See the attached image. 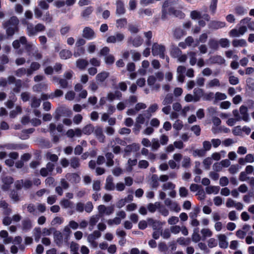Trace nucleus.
Wrapping results in <instances>:
<instances>
[{
  "label": "nucleus",
  "mask_w": 254,
  "mask_h": 254,
  "mask_svg": "<svg viewBox=\"0 0 254 254\" xmlns=\"http://www.w3.org/2000/svg\"><path fill=\"white\" fill-rule=\"evenodd\" d=\"M184 3L181 0H167L164 2L162 8L161 18L165 20L167 18L168 11L175 8L183 9Z\"/></svg>",
  "instance_id": "obj_1"
},
{
  "label": "nucleus",
  "mask_w": 254,
  "mask_h": 254,
  "mask_svg": "<svg viewBox=\"0 0 254 254\" xmlns=\"http://www.w3.org/2000/svg\"><path fill=\"white\" fill-rule=\"evenodd\" d=\"M19 23L18 18L15 16L11 17L9 20L3 24V26L6 28L7 34L9 35H12L15 31L17 30V25Z\"/></svg>",
  "instance_id": "obj_2"
},
{
  "label": "nucleus",
  "mask_w": 254,
  "mask_h": 254,
  "mask_svg": "<svg viewBox=\"0 0 254 254\" xmlns=\"http://www.w3.org/2000/svg\"><path fill=\"white\" fill-rule=\"evenodd\" d=\"M45 30V26L41 23H38L35 26L32 24L28 23L27 26V34L29 36H33L37 35L38 32L44 31Z\"/></svg>",
  "instance_id": "obj_3"
},
{
  "label": "nucleus",
  "mask_w": 254,
  "mask_h": 254,
  "mask_svg": "<svg viewBox=\"0 0 254 254\" xmlns=\"http://www.w3.org/2000/svg\"><path fill=\"white\" fill-rule=\"evenodd\" d=\"M125 35L121 32H117L114 35L109 36L106 39L108 43L114 44L115 43H121L124 40Z\"/></svg>",
  "instance_id": "obj_4"
},
{
  "label": "nucleus",
  "mask_w": 254,
  "mask_h": 254,
  "mask_svg": "<svg viewBox=\"0 0 254 254\" xmlns=\"http://www.w3.org/2000/svg\"><path fill=\"white\" fill-rule=\"evenodd\" d=\"M165 48L164 46L154 43L152 45V53L154 56H159L160 58H163L164 57V52Z\"/></svg>",
  "instance_id": "obj_5"
},
{
  "label": "nucleus",
  "mask_w": 254,
  "mask_h": 254,
  "mask_svg": "<svg viewBox=\"0 0 254 254\" xmlns=\"http://www.w3.org/2000/svg\"><path fill=\"white\" fill-rule=\"evenodd\" d=\"M99 215L103 216L104 215H110L114 212V207L113 206H106L104 205H100L97 208Z\"/></svg>",
  "instance_id": "obj_6"
},
{
  "label": "nucleus",
  "mask_w": 254,
  "mask_h": 254,
  "mask_svg": "<svg viewBox=\"0 0 254 254\" xmlns=\"http://www.w3.org/2000/svg\"><path fill=\"white\" fill-rule=\"evenodd\" d=\"M218 240V245L221 249H226L229 246L227 237L225 234H220L217 235Z\"/></svg>",
  "instance_id": "obj_7"
},
{
  "label": "nucleus",
  "mask_w": 254,
  "mask_h": 254,
  "mask_svg": "<svg viewBox=\"0 0 254 254\" xmlns=\"http://www.w3.org/2000/svg\"><path fill=\"white\" fill-rule=\"evenodd\" d=\"M82 36L83 37L88 40L93 39L96 37L94 30L88 27L84 28Z\"/></svg>",
  "instance_id": "obj_8"
},
{
  "label": "nucleus",
  "mask_w": 254,
  "mask_h": 254,
  "mask_svg": "<svg viewBox=\"0 0 254 254\" xmlns=\"http://www.w3.org/2000/svg\"><path fill=\"white\" fill-rule=\"evenodd\" d=\"M240 112L241 115V120H244L245 122H249L250 121V118L249 114H248V109L245 106H241L240 108Z\"/></svg>",
  "instance_id": "obj_9"
},
{
  "label": "nucleus",
  "mask_w": 254,
  "mask_h": 254,
  "mask_svg": "<svg viewBox=\"0 0 254 254\" xmlns=\"http://www.w3.org/2000/svg\"><path fill=\"white\" fill-rule=\"evenodd\" d=\"M94 134L99 141L101 142H103L105 139V136L103 133L102 128L97 127L94 129Z\"/></svg>",
  "instance_id": "obj_10"
},
{
  "label": "nucleus",
  "mask_w": 254,
  "mask_h": 254,
  "mask_svg": "<svg viewBox=\"0 0 254 254\" xmlns=\"http://www.w3.org/2000/svg\"><path fill=\"white\" fill-rule=\"evenodd\" d=\"M226 26V23L222 21H211L209 24V27L210 28L214 29H218Z\"/></svg>",
  "instance_id": "obj_11"
},
{
  "label": "nucleus",
  "mask_w": 254,
  "mask_h": 254,
  "mask_svg": "<svg viewBox=\"0 0 254 254\" xmlns=\"http://www.w3.org/2000/svg\"><path fill=\"white\" fill-rule=\"evenodd\" d=\"M221 83L219 80L217 78H213L209 80L206 84V87L208 89H210L215 87H220Z\"/></svg>",
  "instance_id": "obj_12"
},
{
  "label": "nucleus",
  "mask_w": 254,
  "mask_h": 254,
  "mask_svg": "<svg viewBox=\"0 0 254 254\" xmlns=\"http://www.w3.org/2000/svg\"><path fill=\"white\" fill-rule=\"evenodd\" d=\"M54 239L55 242L58 245H61L63 241V235L61 232L56 231L54 233Z\"/></svg>",
  "instance_id": "obj_13"
},
{
  "label": "nucleus",
  "mask_w": 254,
  "mask_h": 254,
  "mask_svg": "<svg viewBox=\"0 0 254 254\" xmlns=\"http://www.w3.org/2000/svg\"><path fill=\"white\" fill-rule=\"evenodd\" d=\"M210 60L212 64H225L226 62L224 58L218 55L211 57Z\"/></svg>",
  "instance_id": "obj_14"
},
{
  "label": "nucleus",
  "mask_w": 254,
  "mask_h": 254,
  "mask_svg": "<svg viewBox=\"0 0 254 254\" xmlns=\"http://www.w3.org/2000/svg\"><path fill=\"white\" fill-rule=\"evenodd\" d=\"M220 190L219 186H209L205 188V191L207 194H214L218 193Z\"/></svg>",
  "instance_id": "obj_15"
},
{
  "label": "nucleus",
  "mask_w": 254,
  "mask_h": 254,
  "mask_svg": "<svg viewBox=\"0 0 254 254\" xmlns=\"http://www.w3.org/2000/svg\"><path fill=\"white\" fill-rule=\"evenodd\" d=\"M148 222L149 225H151L152 228L154 230H161L163 225V224L161 222L159 221H154L152 219H148Z\"/></svg>",
  "instance_id": "obj_16"
},
{
  "label": "nucleus",
  "mask_w": 254,
  "mask_h": 254,
  "mask_svg": "<svg viewBox=\"0 0 254 254\" xmlns=\"http://www.w3.org/2000/svg\"><path fill=\"white\" fill-rule=\"evenodd\" d=\"M109 75V73L108 72L103 71L97 74L96 76V79L99 82H102L106 80Z\"/></svg>",
  "instance_id": "obj_17"
},
{
  "label": "nucleus",
  "mask_w": 254,
  "mask_h": 254,
  "mask_svg": "<svg viewBox=\"0 0 254 254\" xmlns=\"http://www.w3.org/2000/svg\"><path fill=\"white\" fill-rule=\"evenodd\" d=\"M32 182L29 180H25L23 182L22 180L20 181H18L16 183V187L18 189H19L21 187V185L25 189L29 188L32 186Z\"/></svg>",
  "instance_id": "obj_18"
},
{
  "label": "nucleus",
  "mask_w": 254,
  "mask_h": 254,
  "mask_svg": "<svg viewBox=\"0 0 254 254\" xmlns=\"http://www.w3.org/2000/svg\"><path fill=\"white\" fill-rule=\"evenodd\" d=\"M105 188L109 190H115V186L113 183V178L108 177L106 181Z\"/></svg>",
  "instance_id": "obj_19"
},
{
  "label": "nucleus",
  "mask_w": 254,
  "mask_h": 254,
  "mask_svg": "<svg viewBox=\"0 0 254 254\" xmlns=\"http://www.w3.org/2000/svg\"><path fill=\"white\" fill-rule=\"evenodd\" d=\"M76 66L80 69H84L88 64V62L85 59H78L77 60Z\"/></svg>",
  "instance_id": "obj_20"
},
{
  "label": "nucleus",
  "mask_w": 254,
  "mask_h": 254,
  "mask_svg": "<svg viewBox=\"0 0 254 254\" xmlns=\"http://www.w3.org/2000/svg\"><path fill=\"white\" fill-rule=\"evenodd\" d=\"M61 205L64 208H72L73 207V203L66 199H63L60 201Z\"/></svg>",
  "instance_id": "obj_21"
},
{
  "label": "nucleus",
  "mask_w": 254,
  "mask_h": 254,
  "mask_svg": "<svg viewBox=\"0 0 254 254\" xmlns=\"http://www.w3.org/2000/svg\"><path fill=\"white\" fill-rule=\"evenodd\" d=\"M193 94L195 101H199L201 97H203L204 93L202 89L196 88L193 90Z\"/></svg>",
  "instance_id": "obj_22"
},
{
  "label": "nucleus",
  "mask_w": 254,
  "mask_h": 254,
  "mask_svg": "<svg viewBox=\"0 0 254 254\" xmlns=\"http://www.w3.org/2000/svg\"><path fill=\"white\" fill-rule=\"evenodd\" d=\"M93 7L88 6L84 8L81 13V16L84 18H87L93 11Z\"/></svg>",
  "instance_id": "obj_23"
},
{
  "label": "nucleus",
  "mask_w": 254,
  "mask_h": 254,
  "mask_svg": "<svg viewBox=\"0 0 254 254\" xmlns=\"http://www.w3.org/2000/svg\"><path fill=\"white\" fill-rule=\"evenodd\" d=\"M117 13L118 14H123L125 12V9L124 3L120 0H118L116 2Z\"/></svg>",
  "instance_id": "obj_24"
},
{
  "label": "nucleus",
  "mask_w": 254,
  "mask_h": 254,
  "mask_svg": "<svg viewBox=\"0 0 254 254\" xmlns=\"http://www.w3.org/2000/svg\"><path fill=\"white\" fill-rule=\"evenodd\" d=\"M2 182L4 185L2 187V189L6 190L8 189L9 185L13 183V179L10 177H6L2 179Z\"/></svg>",
  "instance_id": "obj_25"
},
{
  "label": "nucleus",
  "mask_w": 254,
  "mask_h": 254,
  "mask_svg": "<svg viewBox=\"0 0 254 254\" xmlns=\"http://www.w3.org/2000/svg\"><path fill=\"white\" fill-rule=\"evenodd\" d=\"M101 236V233L98 231H94L93 233L88 235V241H93L100 238Z\"/></svg>",
  "instance_id": "obj_26"
},
{
  "label": "nucleus",
  "mask_w": 254,
  "mask_h": 254,
  "mask_svg": "<svg viewBox=\"0 0 254 254\" xmlns=\"http://www.w3.org/2000/svg\"><path fill=\"white\" fill-rule=\"evenodd\" d=\"M233 46L235 47H245L247 46V44L244 39H236L233 41Z\"/></svg>",
  "instance_id": "obj_27"
},
{
  "label": "nucleus",
  "mask_w": 254,
  "mask_h": 254,
  "mask_svg": "<svg viewBox=\"0 0 254 254\" xmlns=\"http://www.w3.org/2000/svg\"><path fill=\"white\" fill-rule=\"evenodd\" d=\"M173 14L176 17H178L180 18H183L185 16V14L180 9H178V8H175L168 11V14Z\"/></svg>",
  "instance_id": "obj_28"
},
{
  "label": "nucleus",
  "mask_w": 254,
  "mask_h": 254,
  "mask_svg": "<svg viewBox=\"0 0 254 254\" xmlns=\"http://www.w3.org/2000/svg\"><path fill=\"white\" fill-rule=\"evenodd\" d=\"M185 35H186L185 31L181 28H177L174 31V36L177 39H180Z\"/></svg>",
  "instance_id": "obj_29"
},
{
  "label": "nucleus",
  "mask_w": 254,
  "mask_h": 254,
  "mask_svg": "<svg viewBox=\"0 0 254 254\" xmlns=\"http://www.w3.org/2000/svg\"><path fill=\"white\" fill-rule=\"evenodd\" d=\"M107 162L106 165L108 167H111L114 165V155L112 153H107L105 155Z\"/></svg>",
  "instance_id": "obj_30"
},
{
  "label": "nucleus",
  "mask_w": 254,
  "mask_h": 254,
  "mask_svg": "<svg viewBox=\"0 0 254 254\" xmlns=\"http://www.w3.org/2000/svg\"><path fill=\"white\" fill-rule=\"evenodd\" d=\"M100 216L98 214L92 216L89 220V225L92 230L93 227L96 225L97 222L99 220Z\"/></svg>",
  "instance_id": "obj_31"
},
{
  "label": "nucleus",
  "mask_w": 254,
  "mask_h": 254,
  "mask_svg": "<svg viewBox=\"0 0 254 254\" xmlns=\"http://www.w3.org/2000/svg\"><path fill=\"white\" fill-rule=\"evenodd\" d=\"M129 41L131 42L133 46L136 47L141 45L143 42V39L140 36L135 37L132 41L131 38H130Z\"/></svg>",
  "instance_id": "obj_32"
},
{
  "label": "nucleus",
  "mask_w": 254,
  "mask_h": 254,
  "mask_svg": "<svg viewBox=\"0 0 254 254\" xmlns=\"http://www.w3.org/2000/svg\"><path fill=\"white\" fill-rule=\"evenodd\" d=\"M108 225L110 226L118 225L121 223V219L120 217H116L113 219H110L107 221Z\"/></svg>",
  "instance_id": "obj_33"
},
{
  "label": "nucleus",
  "mask_w": 254,
  "mask_h": 254,
  "mask_svg": "<svg viewBox=\"0 0 254 254\" xmlns=\"http://www.w3.org/2000/svg\"><path fill=\"white\" fill-rule=\"evenodd\" d=\"M66 178L73 183H77L80 181V177L76 174H69L66 175Z\"/></svg>",
  "instance_id": "obj_34"
},
{
  "label": "nucleus",
  "mask_w": 254,
  "mask_h": 254,
  "mask_svg": "<svg viewBox=\"0 0 254 254\" xmlns=\"http://www.w3.org/2000/svg\"><path fill=\"white\" fill-rule=\"evenodd\" d=\"M33 235L36 242H38L42 235V231L39 227L35 228L33 230Z\"/></svg>",
  "instance_id": "obj_35"
},
{
  "label": "nucleus",
  "mask_w": 254,
  "mask_h": 254,
  "mask_svg": "<svg viewBox=\"0 0 254 254\" xmlns=\"http://www.w3.org/2000/svg\"><path fill=\"white\" fill-rule=\"evenodd\" d=\"M160 203L158 202L154 203H149L147 205V209L150 212L153 213L160 207Z\"/></svg>",
  "instance_id": "obj_36"
},
{
  "label": "nucleus",
  "mask_w": 254,
  "mask_h": 254,
  "mask_svg": "<svg viewBox=\"0 0 254 254\" xmlns=\"http://www.w3.org/2000/svg\"><path fill=\"white\" fill-rule=\"evenodd\" d=\"M60 55L62 59L66 60L70 58L72 54L69 50H64L60 52Z\"/></svg>",
  "instance_id": "obj_37"
},
{
  "label": "nucleus",
  "mask_w": 254,
  "mask_h": 254,
  "mask_svg": "<svg viewBox=\"0 0 254 254\" xmlns=\"http://www.w3.org/2000/svg\"><path fill=\"white\" fill-rule=\"evenodd\" d=\"M127 24V20L126 18H121L116 21V26L118 28L121 29L125 27Z\"/></svg>",
  "instance_id": "obj_38"
},
{
  "label": "nucleus",
  "mask_w": 254,
  "mask_h": 254,
  "mask_svg": "<svg viewBox=\"0 0 254 254\" xmlns=\"http://www.w3.org/2000/svg\"><path fill=\"white\" fill-rule=\"evenodd\" d=\"M151 148L153 150H157L160 146V143L157 138H152L151 142Z\"/></svg>",
  "instance_id": "obj_39"
},
{
  "label": "nucleus",
  "mask_w": 254,
  "mask_h": 254,
  "mask_svg": "<svg viewBox=\"0 0 254 254\" xmlns=\"http://www.w3.org/2000/svg\"><path fill=\"white\" fill-rule=\"evenodd\" d=\"M215 102L220 100H223L227 98V96L225 94L217 92L214 95Z\"/></svg>",
  "instance_id": "obj_40"
},
{
  "label": "nucleus",
  "mask_w": 254,
  "mask_h": 254,
  "mask_svg": "<svg viewBox=\"0 0 254 254\" xmlns=\"http://www.w3.org/2000/svg\"><path fill=\"white\" fill-rule=\"evenodd\" d=\"M219 44L222 48H226L230 46V41L226 38H222L219 40Z\"/></svg>",
  "instance_id": "obj_41"
},
{
  "label": "nucleus",
  "mask_w": 254,
  "mask_h": 254,
  "mask_svg": "<svg viewBox=\"0 0 254 254\" xmlns=\"http://www.w3.org/2000/svg\"><path fill=\"white\" fill-rule=\"evenodd\" d=\"M138 13L141 17H143L144 15H147V16H151L152 14V11L151 9L149 8L146 9H139L138 11Z\"/></svg>",
  "instance_id": "obj_42"
},
{
  "label": "nucleus",
  "mask_w": 254,
  "mask_h": 254,
  "mask_svg": "<svg viewBox=\"0 0 254 254\" xmlns=\"http://www.w3.org/2000/svg\"><path fill=\"white\" fill-rule=\"evenodd\" d=\"M201 15V13L197 10H192L190 12V17L193 20L199 19Z\"/></svg>",
  "instance_id": "obj_43"
},
{
  "label": "nucleus",
  "mask_w": 254,
  "mask_h": 254,
  "mask_svg": "<svg viewBox=\"0 0 254 254\" xmlns=\"http://www.w3.org/2000/svg\"><path fill=\"white\" fill-rule=\"evenodd\" d=\"M219 41L214 39H210L208 42V45L209 47L214 50H217L219 48Z\"/></svg>",
  "instance_id": "obj_44"
},
{
  "label": "nucleus",
  "mask_w": 254,
  "mask_h": 254,
  "mask_svg": "<svg viewBox=\"0 0 254 254\" xmlns=\"http://www.w3.org/2000/svg\"><path fill=\"white\" fill-rule=\"evenodd\" d=\"M200 232L204 239L206 237H210L212 236V232L208 228H203L201 229Z\"/></svg>",
  "instance_id": "obj_45"
},
{
  "label": "nucleus",
  "mask_w": 254,
  "mask_h": 254,
  "mask_svg": "<svg viewBox=\"0 0 254 254\" xmlns=\"http://www.w3.org/2000/svg\"><path fill=\"white\" fill-rule=\"evenodd\" d=\"M94 127L91 125H88L84 127L82 129L83 133L85 134H90L94 131Z\"/></svg>",
  "instance_id": "obj_46"
},
{
  "label": "nucleus",
  "mask_w": 254,
  "mask_h": 254,
  "mask_svg": "<svg viewBox=\"0 0 254 254\" xmlns=\"http://www.w3.org/2000/svg\"><path fill=\"white\" fill-rule=\"evenodd\" d=\"M192 241L195 243L198 242L201 240V237L198 233V230H194L191 236Z\"/></svg>",
  "instance_id": "obj_47"
},
{
  "label": "nucleus",
  "mask_w": 254,
  "mask_h": 254,
  "mask_svg": "<svg viewBox=\"0 0 254 254\" xmlns=\"http://www.w3.org/2000/svg\"><path fill=\"white\" fill-rule=\"evenodd\" d=\"M175 188V185L171 182H167L164 184L162 186V189L164 190H173Z\"/></svg>",
  "instance_id": "obj_48"
},
{
  "label": "nucleus",
  "mask_w": 254,
  "mask_h": 254,
  "mask_svg": "<svg viewBox=\"0 0 254 254\" xmlns=\"http://www.w3.org/2000/svg\"><path fill=\"white\" fill-rule=\"evenodd\" d=\"M105 62L107 64H112L115 62V57L113 55L109 54L104 58Z\"/></svg>",
  "instance_id": "obj_49"
},
{
  "label": "nucleus",
  "mask_w": 254,
  "mask_h": 254,
  "mask_svg": "<svg viewBox=\"0 0 254 254\" xmlns=\"http://www.w3.org/2000/svg\"><path fill=\"white\" fill-rule=\"evenodd\" d=\"M190 58V63L191 65H194L196 62V54L194 52H190L188 54Z\"/></svg>",
  "instance_id": "obj_50"
},
{
  "label": "nucleus",
  "mask_w": 254,
  "mask_h": 254,
  "mask_svg": "<svg viewBox=\"0 0 254 254\" xmlns=\"http://www.w3.org/2000/svg\"><path fill=\"white\" fill-rule=\"evenodd\" d=\"M63 232L64 235L65 236L64 239L66 241H67L69 239L70 234L71 233L70 228L68 225H67L64 227Z\"/></svg>",
  "instance_id": "obj_51"
},
{
  "label": "nucleus",
  "mask_w": 254,
  "mask_h": 254,
  "mask_svg": "<svg viewBox=\"0 0 254 254\" xmlns=\"http://www.w3.org/2000/svg\"><path fill=\"white\" fill-rule=\"evenodd\" d=\"M64 219L61 217H56L51 221V225L55 226L57 225H60L64 222Z\"/></svg>",
  "instance_id": "obj_52"
},
{
  "label": "nucleus",
  "mask_w": 254,
  "mask_h": 254,
  "mask_svg": "<svg viewBox=\"0 0 254 254\" xmlns=\"http://www.w3.org/2000/svg\"><path fill=\"white\" fill-rule=\"evenodd\" d=\"M47 87V84L44 83H40L34 86L33 89L34 91H40L43 89H46Z\"/></svg>",
  "instance_id": "obj_53"
},
{
  "label": "nucleus",
  "mask_w": 254,
  "mask_h": 254,
  "mask_svg": "<svg viewBox=\"0 0 254 254\" xmlns=\"http://www.w3.org/2000/svg\"><path fill=\"white\" fill-rule=\"evenodd\" d=\"M96 50V45L94 42L89 43L87 45V50L90 54L95 52Z\"/></svg>",
  "instance_id": "obj_54"
},
{
  "label": "nucleus",
  "mask_w": 254,
  "mask_h": 254,
  "mask_svg": "<svg viewBox=\"0 0 254 254\" xmlns=\"http://www.w3.org/2000/svg\"><path fill=\"white\" fill-rule=\"evenodd\" d=\"M173 96L170 94H167L162 103L164 106L169 105L173 102Z\"/></svg>",
  "instance_id": "obj_55"
},
{
  "label": "nucleus",
  "mask_w": 254,
  "mask_h": 254,
  "mask_svg": "<svg viewBox=\"0 0 254 254\" xmlns=\"http://www.w3.org/2000/svg\"><path fill=\"white\" fill-rule=\"evenodd\" d=\"M32 227L31 222L29 220H24L22 221V228L23 230H28Z\"/></svg>",
  "instance_id": "obj_56"
},
{
  "label": "nucleus",
  "mask_w": 254,
  "mask_h": 254,
  "mask_svg": "<svg viewBox=\"0 0 254 254\" xmlns=\"http://www.w3.org/2000/svg\"><path fill=\"white\" fill-rule=\"evenodd\" d=\"M173 128L177 130H181L183 127V124L182 121L178 120L175 122L173 125Z\"/></svg>",
  "instance_id": "obj_57"
},
{
  "label": "nucleus",
  "mask_w": 254,
  "mask_h": 254,
  "mask_svg": "<svg viewBox=\"0 0 254 254\" xmlns=\"http://www.w3.org/2000/svg\"><path fill=\"white\" fill-rule=\"evenodd\" d=\"M144 36L146 38V44L147 46H149L151 44V39L152 37V32L149 31L144 33Z\"/></svg>",
  "instance_id": "obj_58"
},
{
  "label": "nucleus",
  "mask_w": 254,
  "mask_h": 254,
  "mask_svg": "<svg viewBox=\"0 0 254 254\" xmlns=\"http://www.w3.org/2000/svg\"><path fill=\"white\" fill-rule=\"evenodd\" d=\"M179 195L181 197H186L188 196V190L185 187H182L180 188L179 190Z\"/></svg>",
  "instance_id": "obj_59"
},
{
  "label": "nucleus",
  "mask_w": 254,
  "mask_h": 254,
  "mask_svg": "<svg viewBox=\"0 0 254 254\" xmlns=\"http://www.w3.org/2000/svg\"><path fill=\"white\" fill-rule=\"evenodd\" d=\"M158 177L156 175H153L151 177V184L153 188H156L159 186Z\"/></svg>",
  "instance_id": "obj_60"
},
{
  "label": "nucleus",
  "mask_w": 254,
  "mask_h": 254,
  "mask_svg": "<svg viewBox=\"0 0 254 254\" xmlns=\"http://www.w3.org/2000/svg\"><path fill=\"white\" fill-rule=\"evenodd\" d=\"M218 0H211V4L209 6L210 10L213 14L216 12Z\"/></svg>",
  "instance_id": "obj_61"
},
{
  "label": "nucleus",
  "mask_w": 254,
  "mask_h": 254,
  "mask_svg": "<svg viewBox=\"0 0 254 254\" xmlns=\"http://www.w3.org/2000/svg\"><path fill=\"white\" fill-rule=\"evenodd\" d=\"M235 12L237 14L242 15L247 13V10L242 6H239L236 7Z\"/></svg>",
  "instance_id": "obj_62"
},
{
  "label": "nucleus",
  "mask_w": 254,
  "mask_h": 254,
  "mask_svg": "<svg viewBox=\"0 0 254 254\" xmlns=\"http://www.w3.org/2000/svg\"><path fill=\"white\" fill-rule=\"evenodd\" d=\"M90 64L95 67L99 66L101 64V61L96 58H92L89 60Z\"/></svg>",
  "instance_id": "obj_63"
},
{
  "label": "nucleus",
  "mask_w": 254,
  "mask_h": 254,
  "mask_svg": "<svg viewBox=\"0 0 254 254\" xmlns=\"http://www.w3.org/2000/svg\"><path fill=\"white\" fill-rule=\"evenodd\" d=\"M41 104V100L39 99H37L36 98H33L32 99L31 106L32 108H38L40 106Z\"/></svg>",
  "instance_id": "obj_64"
}]
</instances>
